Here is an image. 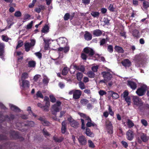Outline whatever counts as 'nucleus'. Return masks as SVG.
Here are the masks:
<instances>
[{"mask_svg":"<svg viewBox=\"0 0 149 149\" xmlns=\"http://www.w3.org/2000/svg\"><path fill=\"white\" fill-rule=\"evenodd\" d=\"M69 95L73 94V99L77 101L79 100L80 98L82 95V91L79 90L74 89L70 91L68 93Z\"/></svg>","mask_w":149,"mask_h":149,"instance_id":"obj_1","label":"nucleus"},{"mask_svg":"<svg viewBox=\"0 0 149 149\" xmlns=\"http://www.w3.org/2000/svg\"><path fill=\"white\" fill-rule=\"evenodd\" d=\"M61 104V102L57 101L56 104L52 105V112L53 115H56V113L57 112H59L60 110L61 109L60 107Z\"/></svg>","mask_w":149,"mask_h":149,"instance_id":"obj_2","label":"nucleus"},{"mask_svg":"<svg viewBox=\"0 0 149 149\" xmlns=\"http://www.w3.org/2000/svg\"><path fill=\"white\" fill-rule=\"evenodd\" d=\"M147 88V87L146 85H143L137 89L136 93L139 96H142L145 93Z\"/></svg>","mask_w":149,"mask_h":149,"instance_id":"obj_3","label":"nucleus"},{"mask_svg":"<svg viewBox=\"0 0 149 149\" xmlns=\"http://www.w3.org/2000/svg\"><path fill=\"white\" fill-rule=\"evenodd\" d=\"M31 42H26L24 43V46L25 50L26 52H28L30 50L31 48L33 47L35 45L36 41L34 39L31 40Z\"/></svg>","mask_w":149,"mask_h":149,"instance_id":"obj_4","label":"nucleus"},{"mask_svg":"<svg viewBox=\"0 0 149 149\" xmlns=\"http://www.w3.org/2000/svg\"><path fill=\"white\" fill-rule=\"evenodd\" d=\"M132 101L134 104L139 107H141L143 105V103L141 99L138 96H134L133 97Z\"/></svg>","mask_w":149,"mask_h":149,"instance_id":"obj_5","label":"nucleus"},{"mask_svg":"<svg viewBox=\"0 0 149 149\" xmlns=\"http://www.w3.org/2000/svg\"><path fill=\"white\" fill-rule=\"evenodd\" d=\"M101 74L104 79L106 81H110L112 77V74L110 72L106 71H103L101 72Z\"/></svg>","mask_w":149,"mask_h":149,"instance_id":"obj_6","label":"nucleus"},{"mask_svg":"<svg viewBox=\"0 0 149 149\" xmlns=\"http://www.w3.org/2000/svg\"><path fill=\"white\" fill-rule=\"evenodd\" d=\"M105 125L108 133L109 134H112L113 133V128L112 124L111 122H106Z\"/></svg>","mask_w":149,"mask_h":149,"instance_id":"obj_7","label":"nucleus"},{"mask_svg":"<svg viewBox=\"0 0 149 149\" xmlns=\"http://www.w3.org/2000/svg\"><path fill=\"white\" fill-rule=\"evenodd\" d=\"M83 52L86 54H88L89 56H92L95 54L94 51L93 49L88 47L84 48Z\"/></svg>","mask_w":149,"mask_h":149,"instance_id":"obj_8","label":"nucleus"},{"mask_svg":"<svg viewBox=\"0 0 149 149\" xmlns=\"http://www.w3.org/2000/svg\"><path fill=\"white\" fill-rule=\"evenodd\" d=\"M127 85L132 90H135L137 87V85L136 83L131 81L128 80Z\"/></svg>","mask_w":149,"mask_h":149,"instance_id":"obj_9","label":"nucleus"},{"mask_svg":"<svg viewBox=\"0 0 149 149\" xmlns=\"http://www.w3.org/2000/svg\"><path fill=\"white\" fill-rule=\"evenodd\" d=\"M9 134L11 139H17L19 137L18 132L15 131H11L9 133Z\"/></svg>","mask_w":149,"mask_h":149,"instance_id":"obj_10","label":"nucleus"},{"mask_svg":"<svg viewBox=\"0 0 149 149\" xmlns=\"http://www.w3.org/2000/svg\"><path fill=\"white\" fill-rule=\"evenodd\" d=\"M121 63L123 66L125 68H129L131 65V62L130 60L128 59H125L122 61Z\"/></svg>","mask_w":149,"mask_h":149,"instance_id":"obj_11","label":"nucleus"},{"mask_svg":"<svg viewBox=\"0 0 149 149\" xmlns=\"http://www.w3.org/2000/svg\"><path fill=\"white\" fill-rule=\"evenodd\" d=\"M127 138L130 141L132 140L133 138L134 134L133 132L131 130H128L127 132Z\"/></svg>","mask_w":149,"mask_h":149,"instance_id":"obj_12","label":"nucleus"},{"mask_svg":"<svg viewBox=\"0 0 149 149\" xmlns=\"http://www.w3.org/2000/svg\"><path fill=\"white\" fill-rule=\"evenodd\" d=\"M78 141L82 145H85L86 143V139L85 137L83 135L81 136L78 138Z\"/></svg>","mask_w":149,"mask_h":149,"instance_id":"obj_13","label":"nucleus"},{"mask_svg":"<svg viewBox=\"0 0 149 149\" xmlns=\"http://www.w3.org/2000/svg\"><path fill=\"white\" fill-rule=\"evenodd\" d=\"M73 66L74 69L76 70H79L82 72H84L85 71V67L83 65H80L77 66L76 65H74Z\"/></svg>","mask_w":149,"mask_h":149,"instance_id":"obj_14","label":"nucleus"},{"mask_svg":"<svg viewBox=\"0 0 149 149\" xmlns=\"http://www.w3.org/2000/svg\"><path fill=\"white\" fill-rule=\"evenodd\" d=\"M66 38L62 37L58 38L57 40V42L58 44L59 45L61 46L63 44L65 45L66 44Z\"/></svg>","mask_w":149,"mask_h":149,"instance_id":"obj_15","label":"nucleus"},{"mask_svg":"<svg viewBox=\"0 0 149 149\" xmlns=\"http://www.w3.org/2000/svg\"><path fill=\"white\" fill-rule=\"evenodd\" d=\"M103 31L99 29H96L93 31V34L95 36H100L102 34Z\"/></svg>","mask_w":149,"mask_h":149,"instance_id":"obj_16","label":"nucleus"},{"mask_svg":"<svg viewBox=\"0 0 149 149\" xmlns=\"http://www.w3.org/2000/svg\"><path fill=\"white\" fill-rule=\"evenodd\" d=\"M84 37L86 40L89 41L92 39V36L89 32L87 31H86L84 35Z\"/></svg>","mask_w":149,"mask_h":149,"instance_id":"obj_17","label":"nucleus"},{"mask_svg":"<svg viewBox=\"0 0 149 149\" xmlns=\"http://www.w3.org/2000/svg\"><path fill=\"white\" fill-rule=\"evenodd\" d=\"M67 131V125L66 122H62L61 132L62 134H64Z\"/></svg>","mask_w":149,"mask_h":149,"instance_id":"obj_18","label":"nucleus"},{"mask_svg":"<svg viewBox=\"0 0 149 149\" xmlns=\"http://www.w3.org/2000/svg\"><path fill=\"white\" fill-rule=\"evenodd\" d=\"M4 117L6 120H11L15 118V116L13 114H10L9 115H5Z\"/></svg>","mask_w":149,"mask_h":149,"instance_id":"obj_19","label":"nucleus"},{"mask_svg":"<svg viewBox=\"0 0 149 149\" xmlns=\"http://www.w3.org/2000/svg\"><path fill=\"white\" fill-rule=\"evenodd\" d=\"M22 81V87L23 88H29L30 85L29 82L26 80H23Z\"/></svg>","mask_w":149,"mask_h":149,"instance_id":"obj_20","label":"nucleus"},{"mask_svg":"<svg viewBox=\"0 0 149 149\" xmlns=\"http://www.w3.org/2000/svg\"><path fill=\"white\" fill-rule=\"evenodd\" d=\"M132 36L136 38H138L140 37L139 31L137 29H134L132 31Z\"/></svg>","mask_w":149,"mask_h":149,"instance_id":"obj_21","label":"nucleus"},{"mask_svg":"<svg viewBox=\"0 0 149 149\" xmlns=\"http://www.w3.org/2000/svg\"><path fill=\"white\" fill-rule=\"evenodd\" d=\"M10 106L12 110L18 113L20 112L21 111L20 109L16 106L13 104H11Z\"/></svg>","mask_w":149,"mask_h":149,"instance_id":"obj_22","label":"nucleus"},{"mask_svg":"<svg viewBox=\"0 0 149 149\" xmlns=\"http://www.w3.org/2000/svg\"><path fill=\"white\" fill-rule=\"evenodd\" d=\"M115 51L120 53H123L124 52V50L121 47L117 45H116L114 47Z\"/></svg>","mask_w":149,"mask_h":149,"instance_id":"obj_23","label":"nucleus"},{"mask_svg":"<svg viewBox=\"0 0 149 149\" xmlns=\"http://www.w3.org/2000/svg\"><path fill=\"white\" fill-rule=\"evenodd\" d=\"M140 137L142 141L144 142L147 141L149 139V137L147 136L146 134L142 133L140 135Z\"/></svg>","mask_w":149,"mask_h":149,"instance_id":"obj_24","label":"nucleus"},{"mask_svg":"<svg viewBox=\"0 0 149 149\" xmlns=\"http://www.w3.org/2000/svg\"><path fill=\"white\" fill-rule=\"evenodd\" d=\"M109 93L114 99H116L119 97V96L118 93H114L112 91H109Z\"/></svg>","mask_w":149,"mask_h":149,"instance_id":"obj_25","label":"nucleus"},{"mask_svg":"<svg viewBox=\"0 0 149 149\" xmlns=\"http://www.w3.org/2000/svg\"><path fill=\"white\" fill-rule=\"evenodd\" d=\"M79 115L83 118L85 119L87 121H92L90 117L85 114L81 113H80Z\"/></svg>","mask_w":149,"mask_h":149,"instance_id":"obj_26","label":"nucleus"},{"mask_svg":"<svg viewBox=\"0 0 149 149\" xmlns=\"http://www.w3.org/2000/svg\"><path fill=\"white\" fill-rule=\"evenodd\" d=\"M38 107L42 109L43 111H49V109L47 107H46L43 104L40 103H38L37 104Z\"/></svg>","mask_w":149,"mask_h":149,"instance_id":"obj_27","label":"nucleus"},{"mask_svg":"<svg viewBox=\"0 0 149 149\" xmlns=\"http://www.w3.org/2000/svg\"><path fill=\"white\" fill-rule=\"evenodd\" d=\"M134 62L136 63L135 65L138 67L140 66V65L142 63L141 59L140 57H136L134 59Z\"/></svg>","mask_w":149,"mask_h":149,"instance_id":"obj_28","label":"nucleus"},{"mask_svg":"<svg viewBox=\"0 0 149 149\" xmlns=\"http://www.w3.org/2000/svg\"><path fill=\"white\" fill-rule=\"evenodd\" d=\"M85 133L87 136L90 137H93L94 136V134L91 132L88 128H86Z\"/></svg>","mask_w":149,"mask_h":149,"instance_id":"obj_29","label":"nucleus"},{"mask_svg":"<svg viewBox=\"0 0 149 149\" xmlns=\"http://www.w3.org/2000/svg\"><path fill=\"white\" fill-rule=\"evenodd\" d=\"M36 65V62L34 61H30L28 62V66L29 68L34 67Z\"/></svg>","mask_w":149,"mask_h":149,"instance_id":"obj_30","label":"nucleus"},{"mask_svg":"<svg viewBox=\"0 0 149 149\" xmlns=\"http://www.w3.org/2000/svg\"><path fill=\"white\" fill-rule=\"evenodd\" d=\"M76 77L77 80L79 81H81L83 76V74L81 72H78L76 74Z\"/></svg>","mask_w":149,"mask_h":149,"instance_id":"obj_31","label":"nucleus"},{"mask_svg":"<svg viewBox=\"0 0 149 149\" xmlns=\"http://www.w3.org/2000/svg\"><path fill=\"white\" fill-rule=\"evenodd\" d=\"M89 101L86 99L82 98L80 101V103L82 105L85 106L88 104Z\"/></svg>","mask_w":149,"mask_h":149,"instance_id":"obj_32","label":"nucleus"},{"mask_svg":"<svg viewBox=\"0 0 149 149\" xmlns=\"http://www.w3.org/2000/svg\"><path fill=\"white\" fill-rule=\"evenodd\" d=\"M87 74L88 77L91 78H94L95 77V74L91 71H88Z\"/></svg>","mask_w":149,"mask_h":149,"instance_id":"obj_33","label":"nucleus"},{"mask_svg":"<svg viewBox=\"0 0 149 149\" xmlns=\"http://www.w3.org/2000/svg\"><path fill=\"white\" fill-rule=\"evenodd\" d=\"M91 15L94 17H98L100 15V13L98 12L92 11L91 13Z\"/></svg>","mask_w":149,"mask_h":149,"instance_id":"obj_34","label":"nucleus"},{"mask_svg":"<svg viewBox=\"0 0 149 149\" xmlns=\"http://www.w3.org/2000/svg\"><path fill=\"white\" fill-rule=\"evenodd\" d=\"M143 7L145 9H147L149 7V2L145 0L143 1Z\"/></svg>","mask_w":149,"mask_h":149,"instance_id":"obj_35","label":"nucleus"},{"mask_svg":"<svg viewBox=\"0 0 149 149\" xmlns=\"http://www.w3.org/2000/svg\"><path fill=\"white\" fill-rule=\"evenodd\" d=\"M29 77L28 74L26 72L23 73L22 75L21 79V80H25V79H27Z\"/></svg>","mask_w":149,"mask_h":149,"instance_id":"obj_36","label":"nucleus"},{"mask_svg":"<svg viewBox=\"0 0 149 149\" xmlns=\"http://www.w3.org/2000/svg\"><path fill=\"white\" fill-rule=\"evenodd\" d=\"M69 124L72 127H78L79 125L77 122H69Z\"/></svg>","mask_w":149,"mask_h":149,"instance_id":"obj_37","label":"nucleus"},{"mask_svg":"<svg viewBox=\"0 0 149 149\" xmlns=\"http://www.w3.org/2000/svg\"><path fill=\"white\" fill-rule=\"evenodd\" d=\"M68 72V68L67 67H65L63 68L62 72V74L64 76L66 75Z\"/></svg>","mask_w":149,"mask_h":149,"instance_id":"obj_38","label":"nucleus"},{"mask_svg":"<svg viewBox=\"0 0 149 149\" xmlns=\"http://www.w3.org/2000/svg\"><path fill=\"white\" fill-rule=\"evenodd\" d=\"M27 110L28 111L29 114H31L32 115L35 117H36L37 116V115L33 112L31 110V108L29 106L28 107Z\"/></svg>","mask_w":149,"mask_h":149,"instance_id":"obj_39","label":"nucleus"},{"mask_svg":"<svg viewBox=\"0 0 149 149\" xmlns=\"http://www.w3.org/2000/svg\"><path fill=\"white\" fill-rule=\"evenodd\" d=\"M78 84L79 87L81 90H83L85 88V86L84 83L81 81H79V82Z\"/></svg>","mask_w":149,"mask_h":149,"instance_id":"obj_40","label":"nucleus"},{"mask_svg":"<svg viewBox=\"0 0 149 149\" xmlns=\"http://www.w3.org/2000/svg\"><path fill=\"white\" fill-rule=\"evenodd\" d=\"M48 30L49 27L46 24L43 28L41 31L42 33H45L46 32H47Z\"/></svg>","mask_w":149,"mask_h":149,"instance_id":"obj_41","label":"nucleus"},{"mask_svg":"<svg viewBox=\"0 0 149 149\" xmlns=\"http://www.w3.org/2000/svg\"><path fill=\"white\" fill-rule=\"evenodd\" d=\"M124 98L125 101L127 103L128 105H130L131 103V100L130 97V96H128Z\"/></svg>","mask_w":149,"mask_h":149,"instance_id":"obj_42","label":"nucleus"},{"mask_svg":"<svg viewBox=\"0 0 149 149\" xmlns=\"http://www.w3.org/2000/svg\"><path fill=\"white\" fill-rule=\"evenodd\" d=\"M54 139L56 142H60L62 141L63 139V138H59L54 136L53 137Z\"/></svg>","mask_w":149,"mask_h":149,"instance_id":"obj_43","label":"nucleus"},{"mask_svg":"<svg viewBox=\"0 0 149 149\" xmlns=\"http://www.w3.org/2000/svg\"><path fill=\"white\" fill-rule=\"evenodd\" d=\"M36 96L37 97H40L41 98L43 99V96L41 93V92L38 91H37L36 93Z\"/></svg>","mask_w":149,"mask_h":149,"instance_id":"obj_44","label":"nucleus"},{"mask_svg":"<svg viewBox=\"0 0 149 149\" xmlns=\"http://www.w3.org/2000/svg\"><path fill=\"white\" fill-rule=\"evenodd\" d=\"M70 18V15L69 13H65L64 17V20L66 21L68 20Z\"/></svg>","mask_w":149,"mask_h":149,"instance_id":"obj_45","label":"nucleus"},{"mask_svg":"<svg viewBox=\"0 0 149 149\" xmlns=\"http://www.w3.org/2000/svg\"><path fill=\"white\" fill-rule=\"evenodd\" d=\"M107 50L109 52L112 53L113 51V46L111 45H108L107 47Z\"/></svg>","mask_w":149,"mask_h":149,"instance_id":"obj_46","label":"nucleus"},{"mask_svg":"<svg viewBox=\"0 0 149 149\" xmlns=\"http://www.w3.org/2000/svg\"><path fill=\"white\" fill-rule=\"evenodd\" d=\"M23 45V42L21 40H19L18 42V43L16 47V49H17L21 47Z\"/></svg>","mask_w":149,"mask_h":149,"instance_id":"obj_47","label":"nucleus"},{"mask_svg":"<svg viewBox=\"0 0 149 149\" xmlns=\"http://www.w3.org/2000/svg\"><path fill=\"white\" fill-rule=\"evenodd\" d=\"M22 15V13L19 11H17L15 12L14 16L17 17H20Z\"/></svg>","mask_w":149,"mask_h":149,"instance_id":"obj_48","label":"nucleus"},{"mask_svg":"<svg viewBox=\"0 0 149 149\" xmlns=\"http://www.w3.org/2000/svg\"><path fill=\"white\" fill-rule=\"evenodd\" d=\"M88 143L89 147L93 148L95 147V146L91 140H88Z\"/></svg>","mask_w":149,"mask_h":149,"instance_id":"obj_49","label":"nucleus"},{"mask_svg":"<svg viewBox=\"0 0 149 149\" xmlns=\"http://www.w3.org/2000/svg\"><path fill=\"white\" fill-rule=\"evenodd\" d=\"M49 98L50 99V101L51 102L54 103L56 101V99L53 95H50Z\"/></svg>","mask_w":149,"mask_h":149,"instance_id":"obj_50","label":"nucleus"},{"mask_svg":"<svg viewBox=\"0 0 149 149\" xmlns=\"http://www.w3.org/2000/svg\"><path fill=\"white\" fill-rule=\"evenodd\" d=\"M98 68V66L97 65L94 66L92 67V70L93 72H97V70Z\"/></svg>","mask_w":149,"mask_h":149,"instance_id":"obj_51","label":"nucleus"},{"mask_svg":"<svg viewBox=\"0 0 149 149\" xmlns=\"http://www.w3.org/2000/svg\"><path fill=\"white\" fill-rule=\"evenodd\" d=\"M108 106H109L108 110H109V114L111 116H113L114 115V112L112 111L111 106L109 105H108Z\"/></svg>","mask_w":149,"mask_h":149,"instance_id":"obj_52","label":"nucleus"},{"mask_svg":"<svg viewBox=\"0 0 149 149\" xmlns=\"http://www.w3.org/2000/svg\"><path fill=\"white\" fill-rule=\"evenodd\" d=\"M33 21H32L29 23L27 25L26 29H31L33 26Z\"/></svg>","mask_w":149,"mask_h":149,"instance_id":"obj_53","label":"nucleus"},{"mask_svg":"<svg viewBox=\"0 0 149 149\" xmlns=\"http://www.w3.org/2000/svg\"><path fill=\"white\" fill-rule=\"evenodd\" d=\"M108 9L111 11L113 12L114 11V8L113 7V4H111L108 8Z\"/></svg>","mask_w":149,"mask_h":149,"instance_id":"obj_54","label":"nucleus"},{"mask_svg":"<svg viewBox=\"0 0 149 149\" xmlns=\"http://www.w3.org/2000/svg\"><path fill=\"white\" fill-rule=\"evenodd\" d=\"M129 92L127 91H125L123 93V97L125 98L129 96Z\"/></svg>","mask_w":149,"mask_h":149,"instance_id":"obj_55","label":"nucleus"},{"mask_svg":"<svg viewBox=\"0 0 149 149\" xmlns=\"http://www.w3.org/2000/svg\"><path fill=\"white\" fill-rule=\"evenodd\" d=\"M81 57L82 59L84 60H86L87 57V55L84 53H81Z\"/></svg>","mask_w":149,"mask_h":149,"instance_id":"obj_56","label":"nucleus"},{"mask_svg":"<svg viewBox=\"0 0 149 149\" xmlns=\"http://www.w3.org/2000/svg\"><path fill=\"white\" fill-rule=\"evenodd\" d=\"M36 55L39 59H41L42 57V54L40 52H36L35 53Z\"/></svg>","mask_w":149,"mask_h":149,"instance_id":"obj_57","label":"nucleus"},{"mask_svg":"<svg viewBox=\"0 0 149 149\" xmlns=\"http://www.w3.org/2000/svg\"><path fill=\"white\" fill-rule=\"evenodd\" d=\"M127 125L129 128H131L134 125V124L132 122H127Z\"/></svg>","mask_w":149,"mask_h":149,"instance_id":"obj_58","label":"nucleus"},{"mask_svg":"<svg viewBox=\"0 0 149 149\" xmlns=\"http://www.w3.org/2000/svg\"><path fill=\"white\" fill-rule=\"evenodd\" d=\"M82 3L85 5H88L90 3V0H82Z\"/></svg>","mask_w":149,"mask_h":149,"instance_id":"obj_59","label":"nucleus"},{"mask_svg":"<svg viewBox=\"0 0 149 149\" xmlns=\"http://www.w3.org/2000/svg\"><path fill=\"white\" fill-rule=\"evenodd\" d=\"M29 123L27 124H25V126H28L29 127H33L34 125V122H29Z\"/></svg>","mask_w":149,"mask_h":149,"instance_id":"obj_60","label":"nucleus"},{"mask_svg":"<svg viewBox=\"0 0 149 149\" xmlns=\"http://www.w3.org/2000/svg\"><path fill=\"white\" fill-rule=\"evenodd\" d=\"M106 40L104 38L102 39L100 42V45H103L104 44L106 43Z\"/></svg>","mask_w":149,"mask_h":149,"instance_id":"obj_61","label":"nucleus"},{"mask_svg":"<svg viewBox=\"0 0 149 149\" xmlns=\"http://www.w3.org/2000/svg\"><path fill=\"white\" fill-rule=\"evenodd\" d=\"M87 105V108L88 109H92L93 107V105L91 103H88Z\"/></svg>","mask_w":149,"mask_h":149,"instance_id":"obj_62","label":"nucleus"},{"mask_svg":"<svg viewBox=\"0 0 149 149\" xmlns=\"http://www.w3.org/2000/svg\"><path fill=\"white\" fill-rule=\"evenodd\" d=\"M86 125L87 127H89L91 126H95V124L91 123V122H88V123L86 124Z\"/></svg>","mask_w":149,"mask_h":149,"instance_id":"obj_63","label":"nucleus"},{"mask_svg":"<svg viewBox=\"0 0 149 149\" xmlns=\"http://www.w3.org/2000/svg\"><path fill=\"white\" fill-rule=\"evenodd\" d=\"M42 132L43 134L46 136H49L50 135L48 132H47V131L45 130V129H44L42 130Z\"/></svg>","mask_w":149,"mask_h":149,"instance_id":"obj_64","label":"nucleus"}]
</instances>
